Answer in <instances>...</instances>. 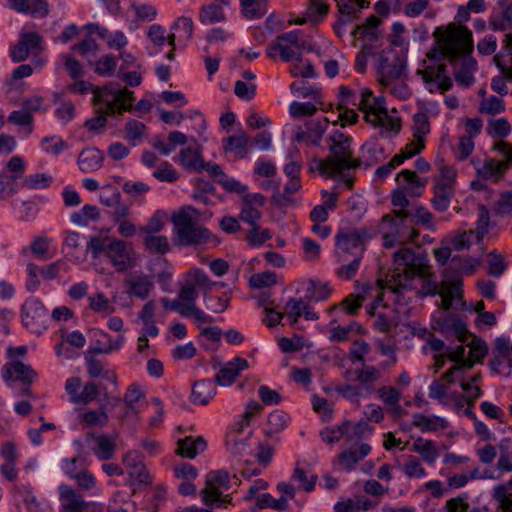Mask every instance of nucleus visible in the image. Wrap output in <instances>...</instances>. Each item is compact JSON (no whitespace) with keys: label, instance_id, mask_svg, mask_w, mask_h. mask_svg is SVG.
Wrapping results in <instances>:
<instances>
[{"label":"nucleus","instance_id":"obj_27","mask_svg":"<svg viewBox=\"0 0 512 512\" xmlns=\"http://www.w3.org/2000/svg\"><path fill=\"white\" fill-rule=\"evenodd\" d=\"M60 512H77L84 498L75 489L67 484L58 487Z\"/></svg>","mask_w":512,"mask_h":512},{"label":"nucleus","instance_id":"obj_53","mask_svg":"<svg viewBox=\"0 0 512 512\" xmlns=\"http://www.w3.org/2000/svg\"><path fill=\"white\" fill-rule=\"evenodd\" d=\"M329 11V6L323 0H309L305 15L310 18V23L318 24Z\"/></svg>","mask_w":512,"mask_h":512},{"label":"nucleus","instance_id":"obj_55","mask_svg":"<svg viewBox=\"0 0 512 512\" xmlns=\"http://www.w3.org/2000/svg\"><path fill=\"white\" fill-rule=\"evenodd\" d=\"M111 240L108 237L93 236L87 243L84 253L90 252L93 259H98L102 254L106 256Z\"/></svg>","mask_w":512,"mask_h":512},{"label":"nucleus","instance_id":"obj_37","mask_svg":"<svg viewBox=\"0 0 512 512\" xmlns=\"http://www.w3.org/2000/svg\"><path fill=\"white\" fill-rule=\"evenodd\" d=\"M224 7L226 6L214 1L203 5L199 12L200 22L204 25H212L215 23L224 22L226 20Z\"/></svg>","mask_w":512,"mask_h":512},{"label":"nucleus","instance_id":"obj_13","mask_svg":"<svg viewBox=\"0 0 512 512\" xmlns=\"http://www.w3.org/2000/svg\"><path fill=\"white\" fill-rule=\"evenodd\" d=\"M431 93L446 92L452 88V80L447 74V66L443 63H434L418 70Z\"/></svg>","mask_w":512,"mask_h":512},{"label":"nucleus","instance_id":"obj_19","mask_svg":"<svg viewBox=\"0 0 512 512\" xmlns=\"http://www.w3.org/2000/svg\"><path fill=\"white\" fill-rule=\"evenodd\" d=\"M2 376L6 383L9 381H20L30 386L37 377V372L30 365L24 364L21 361H12L3 366Z\"/></svg>","mask_w":512,"mask_h":512},{"label":"nucleus","instance_id":"obj_18","mask_svg":"<svg viewBox=\"0 0 512 512\" xmlns=\"http://www.w3.org/2000/svg\"><path fill=\"white\" fill-rule=\"evenodd\" d=\"M123 464L128 468L129 477L136 481L139 486H148L152 478L143 463L142 457L137 451H130L123 456Z\"/></svg>","mask_w":512,"mask_h":512},{"label":"nucleus","instance_id":"obj_56","mask_svg":"<svg viewBox=\"0 0 512 512\" xmlns=\"http://www.w3.org/2000/svg\"><path fill=\"white\" fill-rule=\"evenodd\" d=\"M18 176L7 171L0 173V199H6L18 191Z\"/></svg>","mask_w":512,"mask_h":512},{"label":"nucleus","instance_id":"obj_22","mask_svg":"<svg viewBox=\"0 0 512 512\" xmlns=\"http://www.w3.org/2000/svg\"><path fill=\"white\" fill-rule=\"evenodd\" d=\"M93 337V344L87 349L89 353L110 354L113 351L119 350L125 342L123 335H118L113 340L108 333L102 330H95Z\"/></svg>","mask_w":512,"mask_h":512},{"label":"nucleus","instance_id":"obj_42","mask_svg":"<svg viewBox=\"0 0 512 512\" xmlns=\"http://www.w3.org/2000/svg\"><path fill=\"white\" fill-rule=\"evenodd\" d=\"M127 283L129 285L128 293L142 300L147 299L154 288V283L148 276H140L128 280Z\"/></svg>","mask_w":512,"mask_h":512},{"label":"nucleus","instance_id":"obj_51","mask_svg":"<svg viewBox=\"0 0 512 512\" xmlns=\"http://www.w3.org/2000/svg\"><path fill=\"white\" fill-rule=\"evenodd\" d=\"M256 505L260 509L271 508L277 511H287L289 503L284 498H274L270 493H262L256 498Z\"/></svg>","mask_w":512,"mask_h":512},{"label":"nucleus","instance_id":"obj_39","mask_svg":"<svg viewBox=\"0 0 512 512\" xmlns=\"http://www.w3.org/2000/svg\"><path fill=\"white\" fill-rule=\"evenodd\" d=\"M361 152L366 166H371L385 158L383 147L378 143V137L372 136L362 146Z\"/></svg>","mask_w":512,"mask_h":512},{"label":"nucleus","instance_id":"obj_6","mask_svg":"<svg viewBox=\"0 0 512 512\" xmlns=\"http://www.w3.org/2000/svg\"><path fill=\"white\" fill-rule=\"evenodd\" d=\"M397 267L389 275V288L396 294L402 293L411 287V282L416 276L423 273L424 266L421 258L410 248H401L393 254Z\"/></svg>","mask_w":512,"mask_h":512},{"label":"nucleus","instance_id":"obj_49","mask_svg":"<svg viewBox=\"0 0 512 512\" xmlns=\"http://www.w3.org/2000/svg\"><path fill=\"white\" fill-rule=\"evenodd\" d=\"M331 291L332 290L327 283L309 280L305 298L308 301H323L330 296Z\"/></svg>","mask_w":512,"mask_h":512},{"label":"nucleus","instance_id":"obj_46","mask_svg":"<svg viewBox=\"0 0 512 512\" xmlns=\"http://www.w3.org/2000/svg\"><path fill=\"white\" fill-rule=\"evenodd\" d=\"M356 380L369 392L374 391V383L381 377V372L374 366H365L355 371Z\"/></svg>","mask_w":512,"mask_h":512},{"label":"nucleus","instance_id":"obj_12","mask_svg":"<svg viewBox=\"0 0 512 512\" xmlns=\"http://www.w3.org/2000/svg\"><path fill=\"white\" fill-rule=\"evenodd\" d=\"M231 488L229 473L226 470L210 471L206 475L205 487L200 491L204 505H213L224 492Z\"/></svg>","mask_w":512,"mask_h":512},{"label":"nucleus","instance_id":"obj_58","mask_svg":"<svg viewBox=\"0 0 512 512\" xmlns=\"http://www.w3.org/2000/svg\"><path fill=\"white\" fill-rule=\"evenodd\" d=\"M487 132L493 138L504 139L511 132V126L506 118L491 119L488 121Z\"/></svg>","mask_w":512,"mask_h":512},{"label":"nucleus","instance_id":"obj_43","mask_svg":"<svg viewBox=\"0 0 512 512\" xmlns=\"http://www.w3.org/2000/svg\"><path fill=\"white\" fill-rule=\"evenodd\" d=\"M97 443V446L93 448V452L96 457L101 461H108L114 457L116 443L107 435H92Z\"/></svg>","mask_w":512,"mask_h":512},{"label":"nucleus","instance_id":"obj_45","mask_svg":"<svg viewBox=\"0 0 512 512\" xmlns=\"http://www.w3.org/2000/svg\"><path fill=\"white\" fill-rule=\"evenodd\" d=\"M100 218V212L97 206L86 204L81 210L71 214V221L79 226H87L90 221H97Z\"/></svg>","mask_w":512,"mask_h":512},{"label":"nucleus","instance_id":"obj_23","mask_svg":"<svg viewBox=\"0 0 512 512\" xmlns=\"http://www.w3.org/2000/svg\"><path fill=\"white\" fill-rule=\"evenodd\" d=\"M248 367L249 364L245 358L235 357L232 361L220 368L218 373L215 375L214 383H217L220 386H230L234 383L240 372Z\"/></svg>","mask_w":512,"mask_h":512},{"label":"nucleus","instance_id":"obj_34","mask_svg":"<svg viewBox=\"0 0 512 512\" xmlns=\"http://www.w3.org/2000/svg\"><path fill=\"white\" fill-rule=\"evenodd\" d=\"M433 193L434 196L431 200L433 207L439 212H444L450 206L451 199L455 195V187L450 184L434 183Z\"/></svg>","mask_w":512,"mask_h":512},{"label":"nucleus","instance_id":"obj_14","mask_svg":"<svg viewBox=\"0 0 512 512\" xmlns=\"http://www.w3.org/2000/svg\"><path fill=\"white\" fill-rule=\"evenodd\" d=\"M489 366L495 373L509 376L512 372V342L504 337L496 338Z\"/></svg>","mask_w":512,"mask_h":512},{"label":"nucleus","instance_id":"obj_20","mask_svg":"<svg viewBox=\"0 0 512 512\" xmlns=\"http://www.w3.org/2000/svg\"><path fill=\"white\" fill-rule=\"evenodd\" d=\"M329 126L327 118L309 120L305 123V130L297 128L295 140L298 142L309 140L313 146L320 145L321 138Z\"/></svg>","mask_w":512,"mask_h":512},{"label":"nucleus","instance_id":"obj_64","mask_svg":"<svg viewBox=\"0 0 512 512\" xmlns=\"http://www.w3.org/2000/svg\"><path fill=\"white\" fill-rule=\"evenodd\" d=\"M51 182V175L47 173H35L26 176L22 185L27 189H44L49 187Z\"/></svg>","mask_w":512,"mask_h":512},{"label":"nucleus","instance_id":"obj_3","mask_svg":"<svg viewBox=\"0 0 512 512\" xmlns=\"http://www.w3.org/2000/svg\"><path fill=\"white\" fill-rule=\"evenodd\" d=\"M134 93L117 83H109L94 90L93 101L98 107V115L85 121L84 126L89 131H101L107 123V115H121L132 110Z\"/></svg>","mask_w":512,"mask_h":512},{"label":"nucleus","instance_id":"obj_36","mask_svg":"<svg viewBox=\"0 0 512 512\" xmlns=\"http://www.w3.org/2000/svg\"><path fill=\"white\" fill-rule=\"evenodd\" d=\"M223 149L226 152H235L239 158H245L250 151V138L246 132L240 131L236 135L223 139Z\"/></svg>","mask_w":512,"mask_h":512},{"label":"nucleus","instance_id":"obj_5","mask_svg":"<svg viewBox=\"0 0 512 512\" xmlns=\"http://www.w3.org/2000/svg\"><path fill=\"white\" fill-rule=\"evenodd\" d=\"M383 246L387 249L414 241L418 232L414 228V218L405 210H393L384 215L379 225Z\"/></svg>","mask_w":512,"mask_h":512},{"label":"nucleus","instance_id":"obj_57","mask_svg":"<svg viewBox=\"0 0 512 512\" xmlns=\"http://www.w3.org/2000/svg\"><path fill=\"white\" fill-rule=\"evenodd\" d=\"M364 296L351 294L343 299L339 305L331 308V311L341 310L348 315H356L362 306Z\"/></svg>","mask_w":512,"mask_h":512},{"label":"nucleus","instance_id":"obj_9","mask_svg":"<svg viewBox=\"0 0 512 512\" xmlns=\"http://www.w3.org/2000/svg\"><path fill=\"white\" fill-rule=\"evenodd\" d=\"M302 30L295 29L278 35L266 49L269 58L274 59L279 54L284 62L303 60L302 50L306 49V41L302 40Z\"/></svg>","mask_w":512,"mask_h":512},{"label":"nucleus","instance_id":"obj_38","mask_svg":"<svg viewBox=\"0 0 512 512\" xmlns=\"http://www.w3.org/2000/svg\"><path fill=\"white\" fill-rule=\"evenodd\" d=\"M462 59L461 65L458 70L455 72V80L458 84L469 87L474 83V72L477 68V62L472 57H467V55L461 56Z\"/></svg>","mask_w":512,"mask_h":512},{"label":"nucleus","instance_id":"obj_15","mask_svg":"<svg viewBox=\"0 0 512 512\" xmlns=\"http://www.w3.org/2000/svg\"><path fill=\"white\" fill-rule=\"evenodd\" d=\"M106 257L117 272L123 273L135 266L134 252L120 239H112Z\"/></svg>","mask_w":512,"mask_h":512},{"label":"nucleus","instance_id":"obj_31","mask_svg":"<svg viewBox=\"0 0 512 512\" xmlns=\"http://www.w3.org/2000/svg\"><path fill=\"white\" fill-rule=\"evenodd\" d=\"M506 171V164L494 158H486L482 165L476 166L477 176L482 180L496 182L505 175Z\"/></svg>","mask_w":512,"mask_h":512},{"label":"nucleus","instance_id":"obj_21","mask_svg":"<svg viewBox=\"0 0 512 512\" xmlns=\"http://www.w3.org/2000/svg\"><path fill=\"white\" fill-rule=\"evenodd\" d=\"M265 204V197L260 193H248L243 196L240 219L249 225L257 224L261 218V208Z\"/></svg>","mask_w":512,"mask_h":512},{"label":"nucleus","instance_id":"obj_24","mask_svg":"<svg viewBox=\"0 0 512 512\" xmlns=\"http://www.w3.org/2000/svg\"><path fill=\"white\" fill-rule=\"evenodd\" d=\"M399 187L411 196H421L426 184V179H421L409 169L400 171L396 177Z\"/></svg>","mask_w":512,"mask_h":512},{"label":"nucleus","instance_id":"obj_41","mask_svg":"<svg viewBox=\"0 0 512 512\" xmlns=\"http://www.w3.org/2000/svg\"><path fill=\"white\" fill-rule=\"evenodd\" d=\"M249 435L239 438L235 431H229L226 436V448L235 457L242 458L244 455H249L250 445L248 443Z\"/></svg>","mask_w":512,"mask_h":512},{"label":"nucleus","instance_id":"obj_10","mask_svg":"<svg viewBox=\"0 0 512 512\" xmlns=\"http://www.w3.org/2000/svg\"><path fill=\"white\" fill-rule=\"evenodd\" d=\"M173 225L181 246L202 245L211 238L210 231L205 227L198 226L195 219L187 211L182 210L175 215Z\"/></svg>","mask_w":512,"mask_h":512},{"label":"nucleus","instance_id":"obj_29","mask_svg":"<svg viewBox=\"0 0 512 512\" xmlns=\"http://www.w3.org/2000/svg\"><path fill=\"white\" fill-rule=\"evenodd\" d=\"M412 425L422 432H437L446 429L449 423L445 418L437 415L415 413L412 415Z\"/></svg>","mask_w":512,"mask_h":512},{"label":"nucleus","instance_id":"obj_48","mask_svg":"<svg viewBox=\"0 0 512 512\" xmlns=\"http://www.w3.org/2000/svg\"><path fill=\"white\" fill-rule=\"evenodd\" d=\"M289 416L282 410H274L268 415L267 428L265 434L272 436L273 434L283 431L288 423Z\"/></svg>","mask_w":512,"mask_h":512},{"label":"nucleus","instance_id":"obj_54","mask_svg":"<svg viewBox=\"0 0 512 512\" xmlns=\"http://www.w3.org/2000/svg\"><path fill=\"white\" fill-rule=\"evenodd\" d=\"M305 301L301 298H289L285 303L284 316H286L291 325H295L298 322V319L302 316L303 311L305 310Z\"/></svg>","mask_w":512,"mask_h":512},{"label":"nucleus","instance_id":"obj_26","mask_svg":"<svg viewBox=\"0 0 512 512\" xmlns=\"http://www.w3.org/2000/svg\"><path fill=\"white\" fill-rule=\"evenodd\" d=\"M81 235L75 231L65 232L62 245V252L74 263H81L85 260V249L80 244Z\"/></svg>","mask_w":512,"mask_h":512},{"label":"nucleus","instance_id":"obj_62","mask_svg":"<svg viewBox=\"0 0 512 512\" xmlns=\"http://www.w3.org/2000/svg\"><path fill=\"white\" fill-rule=\"evenodd\" d=\"M81 421L87 426H100L104 427L107 425L109 417L103 407L99 411H86L80 415Z\"/></svg>","mask_w":512,"mask_h":512},{"label":"nucleus","instance_id":"obj_61","mask_svg":"<svg viewBox=\"0 0 512 512\" xmlns=\"http://www.w3.org/2000/svg\"><path fill=\"white\" fill-rule=\"evenodd\" d=\"M349 434V421L343 422L340 426L334 427V428H326L323 431H321V438L324 442L329 444H334L342 437L348 438Z\"/></svg>","mask_w":512,"mask_h":512},{"label":"nucleus","instance_id":"obj_2","mask_svg":"<svg viewBox=\"0 0 512 512\" xmlns=\"http://www.w3.org/2000/svg\"><path fill=\"white\" fill-rule=\"evenodd\" d=\"M330 156L325 159L314 158L310 163L311 172L333 177L342 171L358 168L362 160L353 157L352 138L339 129L332 130L326 138Z\"/></svg>","mask_w":512,"mask_h":512},{"label":"nucleus","instance_id":"obj_30","mask_svg":"<svg viewBox=\"0 0 512 512\" xmlns=\"http://www.w3.org/2000/svg\"><path fill=\"white\" fill-rule=\"evenodd\" d=\"M177 453L184 458L194 459L207 447V442L202 436H187L177 442Z\"/></svg>","mask_w":512,"mask_h":512},{"label":"nucleus","instance_id":"obj_50","mask_svg":"<svg viewBox=\"0 0 512 512\" xmlns=\"http://www.w3.org/2000/svg\"><path fill=\"white\" fill-rule=\"evenodd\" d=\"M425 148V139L413 136V140L409 142L401 151L394 155V162L402 164L405 160L419 154Z\"/></svg>","mask_w":512,"mask_h":512},{"label":"nucleus","instance_id":"obj_25","mask_svg":"<svg viewBox=\"0 0 512 512\" xmlns=\"http://www.w3.org/2000/svg\"><path fill=\"white\" fill-rule=\"evenodd\" d=\"M104 161L103 152L95 147L83 149L77 160L79 169L84 173H91L99 170Z\"/></svg>","mask_w":512,"mask_h":512},{"label":"nucleus","instance_id":"obj_8","mask_svg":"<svg viewBox=\"0 0 512 512\" xmlns=\"http://www.w3.org/2000/svg\"><path fill=\"white\" fill-rule=\"evenodd\" d=\"M406 63L407 56L402 50L398 51L393 47L383 50L377 65L380 84L388 87L395 81L404 80L406 78Z\"/></svg>","mask_w":512,"mask_h":512},{"label":"nucleus","instance_id":"obj_1","mask_svg":"<svg viewBox=\"0 0 512 512\" xmlns=\"http://www.w3.org/2000/svg\"><path fill=\"white\" fill-rule=\"evenodd\" d=\"M340 102L343 105L352 102L358 105L359 110L364 113V119L369 124L380 127V135L391 137L401 130V121L399 118L392 117L388 114L386 100L383 96L375 97L370 89L364 88L359 95H355L353 91L346 87L339 88Z\"/></svg>","mask_w":512,"mask_h":512},{"label":"nucleus","instance_id":"obj_4","mask_svg":"<svg viewBox=\"0 0 512 512\" xmlns=\"http://www.w3.org/2000/svg\"><path fill=\"white\" fill-rule=\"evenodd\" d=\"M438 49L427 54L431 60L440 61L448 58L452 64L461 56L469 55L473 50V35L468 27L454 23L447 27H437L434 31Z\"/></svg>","mask_w":512,"mask_h":512},{"label":"nucleus","instance_id":"obj_35","mask_svg":"<svg viewBox=\"0 0 512 512\" xmlns=\"http://www.w3.org/2000/svg\"><path fill=\"white\" fill-rule=\"evenodd\" d=\"M371 452V446L363 443L358 449H348L338 456V462L346 471H351L356 464L364 459Z\"/></svg>","mask_w":512,"mask_h":512},{"label":"nucleus","instance_id":"obj_40","mask_svg":"<svg viewBox=\"0 0 512 512\" xmlns=\"http://www.w3.org/2000/svg\"><path fill=\"white\" fill-rule=\"evenodd\" d=\"M411 450L418 453L428 464H433L439 456V451L435 442L432 440H425L422 437H418L414 441Z\"/></svg>","mask_w":512,"mask_h":512},{"label":"nucleus","instance_id":"obj_28","mask_svg":"<svg viewBox=\"0 0 512 512\" xmlns=\"http://www.w3.org/2000/svg\"><path fill=\"white\" fill-rule=\"evenodd\" d=\"M215 395L216 387L214 381L203 379L193 384L190 400L196 405H207Z\"/></svg>","mask_w":512,"mask_h":512},{"label":"nucleus","instance_id":"obj_47","mask_svg":"<svg viewBox=\"0 0 512 512\" xmlns=\"http://www.w3.org/2000/svg\"><path fill=\"white\" fill-rule=\"evenodd\" d=\"M241 12L247 19H260L266 14V0H239Z\"/></svg>","mask_w":512,"mask_h":512},{"label":"nucleus","instance_id":"obj_52","mask_svg":"<svg viewBox=\"0 0 512 512\" xmlns=\"http://www.w3.org/2000/svg\"><path fill=\"white\" fill-rule=\"evenodd\" d=\"M338 7L339 19L338 27H344L351 22L357 12L356 2L354 0H335Z\"/></svg>","mask_w":512,"mask_h":512},{"label":"nucleus","instance_id":"obj_63","mask_svg":"<svg viewBox=\"0 0 512 512\" xmlns=\"http://www.w3.org/2000/svg\"><path fill=\"white\" fill-rule=\"evenodd\" d=\"M351 256H352L351 260H349L347 258V261H342L344 264L341 265L336 270V274L342 279H346V280L352 279L356 275V273L360 267V263H361L363 256H357V255H351Z\"/></svg>","mask_w":512,"mask_h":512},{"label":"nucleus","instance_id":"obj_7","mask_svg":"<svg viewBox=\"0 0 512 512\" xmlns=\"http://www.w3.org/2000/svg\"><path fill=\"white\" fill-rule=\"evenodd\" d=\"M376 232L366 227L340 229L335 235V245L339 261H347V256H363L364 245L369 242Z\"/></svg>","mask_w":512,"mask_h":512},{"label":"nucleus","instance_id":"obj_44","mask_svg":"<svg viewBox=\"0 0 512 512\" xmlns=\"http://www.w3.org/2000/svg\"><path fill=\"white\" fill-rule=\"evenodd\" d=\"M380 23L381 21L377 16L371 15L363 25L357 26L356 32H359L361 37L368 39V43L377 45L376 42L381 36Z\"/></svg>","mask_w":512,"mask_h":512},{"label":"nucleus","instance_id":"obj_17","mask_svg":"<svg viewBox=\"0 0 512 512\" xmlns=\"http://www.w3.org/2000/svg\"><path fill=\"white\" fill-rule=\"evenodd\" d=\"M179 298L183 302H188L186 315L184 317H192L197 324H211L214 322V318L206 314L196 305L198 294L195 286L191 283L183 285L179 291Z\"/></svg>","mask_w":512,"mask_h":512},{"label":"nucleus","instance_id":"obj_59","mask_svg":"<svg viewBox=\"0 0 512 512\" xmlns=\"http://www.w3.org/2000/svg\"><path fill=\"white\" fill-rule=\"evenodd\" d=\"M277 283V274L273 271L267 270L261 273L253 274L250 277L249 285L254 289H262L271 287Z\"/></svg>","mask_w":512,"mask_h":512},{"label":"nucleus","instance_id":"obj_32","mask_svg":"<svg viewBox=\"0 0 512 512\" xmlns=\"http://www.w3.org/2000/svg\"><path fill=\"white\" fill-rule=\"evenodd\" d=\"M502 11L492 14L489 18V27L493 31H506L512 28V3L499 0Z\"/></svg>","mask_w":512,"mask_h":512},{"label":"nucleus","instance_id":"obj_33","mask_svg":"<svg viewBox=\"0 0 512 512\" xmlns=\"http://www.w3.org/2000/svg\"><path fill=\"white\" fill-rule=\"evenodd\" d=\"M175 160L189 171L201 172L204 169V160L198 148H183Z\"/></svg>","mask_w":512,"mask_h":512},{"label":"nucleus","instance_id":"obj_60","mask_svg":"<svg viewBox=\"0 0 512 512\" xmlns=\"http://www.w3.org/2000/svg\"><path fill=\"white\" fill-rule=\"evenodd\" d=\"M401 470L408 478H423L426 471L420 461L412 455L406 456V461L401 465Z\"/></svg>","mask_w":512,"mask_h":512},{"label":"nucleus","instance_id":"obj_16","mask_svg":"<svg viewBox=\"0 0 512 512\" xmlns=\"http://www.w3.org/2000/svg\"><path fill=\"white\" fill-rule=\"evenodd\" d=\"M436 329L445 337H455L459 342H468L471 333L462 319L454 313H448L436 322Z\"/></svg>","mask_w":512,"mask_h":512},{"label":"nucleus","instance_id":"obj_11","mask_svg":"<svg viewBox=\"0 0 512 512\" xmlns=\"http://www.w3.org/2000/svg\"><path fill=\"white\" fill-rule=\"evenodd\" d=\"M21 319L30 332L40 334L47 327V309L39 299L29 298L21 307Z\"/></svg>","mask_w":512,"mask_h":512}]
</instances>
